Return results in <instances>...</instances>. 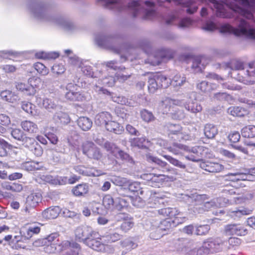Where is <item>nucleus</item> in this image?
Listing matches in <instances>:
<instances>
[{"label":"nucleus","instance_id":"nucleus-1","mask_svg":"<svg viewBox=\"0 0 255 255\" xmlns=\"http://www.w3.org/2000/svg\"><path fill=\"white\" fill-rule=\"evenodd\" d=\"M251 10L255 12V0H243V16L251 19L254 17ZM243 36L255 39V20L243 19Z\"/></svg>","mask_w":255,"mask_h":255},{"label":"nucleus","instance_id":"nucleus-2","mask_svg":"<svg viewBox=\"0 0 255 255\" xmlns=\"http://www.w3.org/2000/svg\"><path fill=\"white\" fill-rule=\"evenodd\" d=\"M231 68L239 71L237 78L238 81L247 85L254 83L252 79L255 77V63H249L245 66L242 62L234 61L231 63Z\"/></svg>","mask_w":255,"mask_h":255},{"label":"nucleus","instance_id":"nucleus-3","mask_svg":"<svg viewBox=\"0 0 255 255\" xmlns=\"http://www.w3.org/2000/svg\"><path fill=\"white\" fill-rule=\"evenodd\" d=\"M41 79L38 77H31L27 82H18L15 84L16 90L23 96L33 97L36 93V89L39 87Z\"/></svg>","mask_w":255,"mask_h":255},{"label":"nucleus","instance_id":"nucleus-4","mask_svg":"<svg viewBox=\"0 0 255 255\" xmlns=\"http://www.w3.org/2000/svg\"><path fill=\"white\" fill-rule=\"evenodd\" d=\"M168 136L174 140L188 139V135L183 131L182 128L179 125L168 124L165 127Z\"/></svg>","mask_w":255,"mask_h":255},{"label":"nucleus","instance_id":"nucleus-5","mask_svg":"<svg viewBox=\"0 0 255 255\" xmlns=\"http://www.w3.org/2000/svg\"><path fill=\"white\" fill-rule=\"evenodd\" d=\"M81 149L84 154L90 158L100 159L102 157V154L99 149L94 143L90 141H86L82 143Z\"/></svg>","mask_w":255,"mask_h":255},{"label":"nucleus","instance_id":"nucleus-6","mask_svg":"<svg viewBox=\"0 0 255 255\" xmlns=\"http://www.w3.org/2000/svg\"><path fill=\"white\" fill-rule=\"evenodd\" d=\"M4 240L8 242L9 246L14 250L26 249L28 246V243L20 234L15 235L12 238L11 235L4 237Z\"/></svg>","mask_w":255,"mask_h":255},{"label":"nucleus","instance_id":"nucleus-7","mask_svg":"<svg viewBox=\"0 0 255 255\" xmlns=\"http://www.w3.org/2000/svg\"><path fill=\"white\" fill-rule=\"evenodd\" d=\"M143 178L148 181V184L154 187H159L165 180H174L176 177L173 176H169L163 174H144Z\"/></svg>","mask_w":255,"mask_h":255},{"label":"nucleus","instance_id":"nucleus-8","mask_svg":"<svg viewBox=\"0 0 255 255\" xmlns=\"http://www.w3.org/2000/svg\"><path fill=\"white\" fill-rule=\"evenodd\" d=\"M115 219L117 221L122 222L121 228L125 232L130 230L134 226L132 218L127 214L120 213L115 216Z\"/></svg>","mask_w":255,"mask_h":255},{"label":"nucleus","instance_id":"nucleus-9","mask_svg":"<svg viewBox=\"0 0 255 255\" xmlns=\"http://www.w3.org/2000/svg\"><path fill=\"white\" fill-rule=\"evenodd\" d=\"M160 108L164 114L174 115L173 118L175 119L180 120L185 117L183 112L182 111H178L177 113H174V107L172 106L170 98H166L162 101L160 104Z\"/></svg>","mask_w":255,"mask_h":255},{"label":"nucleus","instance_id":"nucleus-10","mask_svg":"<svg viewBox=\"0 0 255 255\" xmlns=\"http://www.w3.org/2000/svg\"><path fill=\"white\" fill-rule=\"evenodd\" d=\"M147 159L149 161L153 162L155 163L156 164L160 166L161 167L163 168V171L169 172L170 173L173 174L175 176H181V174L180 173H179L177 169L170 167L169 165H168V164L166 162L163 161L157 157L151 155H147Z\"/></svg>","mask_w":255,"mask_h":255},{"label":"nucleus","instance_id":"nucleus-11","mask_svg":"<svg viewBox=\"0 0 255 255\" xmlns=\"http://www.w3.org/2000/svg\"><path fill=\"white\" fill-rule=\"evenodd\" d=\"M205 242L210 254L221 252L223 250L224 242L220 239H209Z\"/></svg>","mask_w":255,"mask_h":255},{"label":"nucleus","instance_id":"nucleus-12","mask_svg":"<svg viewBox=\"0 0 255 255\" xmlns=\"http://www.w3.org/2000/svg\"><path fill=\"white\" fill-rule=\"evenodd\" d=\"M74 170L78 173L87 176H99L102 174V171L94 167H85L79 165L74 166Z\"/></svg>","mask_w":255,"mask_h":255},{"label":"nucleus","instance_id":"nucleus-13","mask_svg":"<svg viewBox=\"0 0 255 255\" xmlns=\"http://www.w3.org/2000/svg\"><path fill=\"white\" fill-rule=\"evenodd\" d=\"M85 243L90 248L98 252H106L109 249V245L101 243L99 239H93L90 237L87 239Z\"/></svg>","mask_w":255,"mask_h":255},{"label":"nucleus","instance_id":"nucleus-14","mask_svg":"<svg viewBox=\"0 0 255 255\" xmlns=\"http://www.w3.org/2000/svg\"><path fill=\"white\" fill-rule=\"evenodd\" d=\"M61 209L58 206H51L41 212L42 218L45 220H53L57 218L61 213Z\"/></svg>","mask_w":255,"mask_h":255},{"label":"nucleus","instance_id":"nucleus-15","mask_svg":"<svg viewBox=\"0 0 255 255\" xmlns=\"http://www.w3.org/2000/svg\"><path fill=\"white\" fill-rule=\"evenodd\" d=\"M225 231L227 235L244 236L247 234V230L238 224H229L226 226Z\"/></svg>","mask_w":255,"mask_h":255},{"label":"nucleus","instance_id":"nucleus-16","mask_svg":"<svg viewBox=\"0 0 255 255\" xmlns=\"http://www.w3.org/2000/svg\"><path fill=\"white\" fill-rule=\"evenodd\" d=\"M191 68L195 72H201L208 63L209 60L205 56H197L191 59Z\"/></svg>","mask_w":255,"mask_h":255},{"label":"nucleus","instance_id":"nucleus-17","mask_svg":"<svg viewBox=\"0 0 255 255\" xmlns=\"http://www.w3.org/2000/svg\"><path fill=\"white\" fill-rule=\"evenodd\" d=\"M113 155L116 158L127 162L129 165L132 166L134 164V161L131 156L116 146L113 147Z\"/></svg>","mask_w":255,"mask_h":255},{"label":"nucleus","instance_id":"nucleus-18","mask_svg":"<svg viewBox=\"0 0 255 255\" xmlns=\"http://www.w3.org/2000/svg\"><path fill=\"white\" fill-rule=\"evenodd\" d=\"M200 167L209 172H219L224 168V166L221 164L209 161L201 162Z\"/></svg>","mask_w":255,"mask_h":255},{"label":"nucleus","instance_id":"nucleus-19","mask_svg":"<svg viewBox=\"0 0 255 255\" xmlns=\"http://www.w3.org/2000/svg\"><path fill=\"white\" fill-rule=\"evenodd\" d=\"M94 232L90 231L89 229L86 227H79L75 231V238L79 241H84L86 242L87 239L92 237Z\"/></svg>","mask_w":255,"mask_h":255},{"label":"nucleus","instance_id":"nucleus-20","mask_svg":"<svg viewBox=\"0 0 255 255\" xmlns=\"http://www.w3.org/2000/svg\"><path fill=\"white\" fill-rule=\"evenodd\" d=\"M206 195H197L195 198V203L193 208H191L190 210L193 211L195 214L202 213L205 212V209L203 205V202L206 199Z\"/></svg>","mask_w":255,"mask_h":255},{"label":"nucleus","instance_id":"nucleus-21","mask_svg":"<svg viewBox=\"0 0 255 255\" xmlns=\"http://www.w3.org/2000/svg\"><path fill=\"white\" fill-rule=\"evenodd\" d=\"M89 187L87 183H82L74 186L71 193L76 197H83L89 193Z\"/></svg>","mask_w":255,"mask_h":255},{"label":"nucleus","instance_id":"nucleus-22","mask_svg":"<svg viewBox=\"0 0 255 255\" xmlns=\"http://www.w3.org/2000/svg\"><path fill=\"white\" fill-rule=\"evenodd\" d=\"M226 204L225 199L223 198H214L210 201L203 202L205 211H207L212 208H220Z\"/></svg>","mask_w":255,"mask_h":255},{"label":"nucleus","instance_id":"nucleus-23","mask_svg":"<svg viewBox=\"0 0 255 255\" xmlns=\"http://www.w3.org/2000/svg\"><path fill=\"white\" fill-rule=\"evenodd\" d=\"M112 119L111 114L108 112H102L97 115L95 120V123L99 126H104L106 129L109 130L107 126L108 123L110 122Z\"/></svg>","mask_w":255,"mask_h":255},{"label":"nucleus","instance_id":"nucleus-24","mask_svg":"<svg viewBox=\"0 0 255 255\" xmlns=\"http://www.w3.org/2000/svg\"><path fill=\"white\" fill-rule=\"evenodd\" d=\"M42 199V196L41 193L39 192L32 193L27 197L26 203L29 207L34 208L41 202Z\"/></svg>","mask_w":255,"mask_h":255},{"label":"nucleus","instance_id":"nucleus-25","mask_svg":"<svg viewBox=\"0 0 255 255\" xmlns=\"http://www.w3.org/2000/svg\"><path fill=\"white\" fill-rule=\"evenodd\" d=\"M111 36L109 35L100 34L95 38L96 44L100 47L104 48H109L111 42Z\"/></svg>","mask_w":255,"mask_h":255},{"label":"nucleus","instance_id":"nucleus-26","mask_svg":"<svg viewBox=\"0 0 255 255\" xmlns=\"http://www.w3.org/2000/svg\"><path fill=\"white\" fill-rule=\"evenodd\" d=\"M20 125L24 131L30 134H35L38 130L37 125L35 123L30 121L25 120L22 121Z\"/></svg>","mask_w":255,"mask_h":255},{"label":"nucleus","instance_id":"nucleus-27","mask_svg":"<svg viewBox=\"0 0 255 255\" xmlns=\"http://www.w3.org/2000/svg\"><path fill=\"white\" fill-rule=\"evenodd\" d=\"M186 82V78L184 74L176 73L171 80V85L175 88H179Z\"/></svg>","mask_w":255,"mask_h":255},{"label":"nucleus","instance_id":"nucleus-28","mask_svg":"<svg viewBox=\"0 0 255 255\" xmlns=\"http://www.w3.org/2000/svg\"><path fill=\"white\" fill-rule=\"evenodd\" d=\"M185 108L192 113H197L202 110L201 105L196 101L189 100L186 103H184Z\"/></svg>","mask_w":255,"mask_h":255},{"label":"nucleus","instance_id":"nucleus-29","mask_svg":"<svg viewBox=\"0 0 255 255\" xmlns=\"http://www.w3.org/2000/svg\"><path fill=\"white\" fill-rule=\"evenodd\" d=\"M77 124L83 130L87 131L91 128L93 123L90 119L85 117H81L77 120Z\"/></svg>","mask_w":255,"mask_h":255},{"label":"nucleus","instance_id":"nucleus-30","mask_svg":"<svg viewBox=\"0 0 255 255\" xmlns=\"http://www.w3.org/2000/svg\"><path fill=\"white\" fill-rule=\"evenodd\" d=\"M166 149L175 155L181 154L183 151L187 150L185 145L177 143H174L172 145L167 147Z\"/></svg>","mask_w":255,"mask_h":255},{"label":"nucleus","instance_id":"nucleus-31","mask_svg":"<svg viewBox=\"0 0 255 255\" xmlns=\"http://www.w3.org/2000/svg\"><path fill=\"white\" fill-rule=\"evenodd\" d=\"M204 132L207 138H213L218 133V129L215 126L208 124L204 127Z\"/></svg>","mask_w":255,"mask_h":255},{"label":"nucleus","instance_id":"nucleus-32","mask_svg":"<svg viewBox=\"0 0 255 255\" xmlns=\"http://www.w3.org/2000/svg\"><path fill=\"white\" fill-rule=\"evenodd\" d=\"M21 108L26 113L32 116H35L37 114L36 106L30 102L26 101L22 102Z\"/></svg>","mask_w":255,"mask_h":255},{"label":"nucleus","instance_id":"nucleus-33","mask_svg":"<svg viewBox=\"0 0 255 255\" xmlns=\"http://www.w3.org/2000/svg\"><path fill=\"white\" fill-rule=\"evenodd\" d=\"M156 74L152 75L148 78V88L149 92L154 93L159 88H160L157 81Z\"/></svg>","mask_w":255,"mask_h":255},{"label":"nucleus","instance_id":"nucleus-34","mask_svg":"<svg viewBox=\"0 0 255 255\" xmlns=\"http://www.w3.org/2000/svg\"><path fill=\"white\" fill-rule=\"evenodd\" d=\"M10 119L8 116L3 114H0V132L4 133L6 131V128L10 125Z\"/></svg>","mask_w":255,"mask_h":255},{"label":"nucleus","instance_id":"nucleus-35","mask_svg":"<svg viewBox=\"0 0 255 255\" xmlns=\"http://www.w3.org/2000/svg\"><path fill=\"white\" fill-rule=\"evenodd\" d=\"M121 245L123 248H125L128 250L134 249L138 246L135 240L132 237L125 239L121 242Z\"/></svg>","mask_w":255,"mask_h":255},{"label":"nucleus","instance_id":"nucleus-36","mask_svg":"<svg viewBox=\"0 0 255 255\" xmlns=\"http://www.w3.org/2000/svg\"><path fill=\"white\" fill-rule=\"evenodd\" d=\"M242 135L245 137L252 138L255 137V126L249 125L242 128Z\"/></svg>","mask_w":255,"mask_h":255},{"label":"nucleus","instance_id":"nucleus-37","mask_svg":"<svg viewBox=\"0 0 255 255\" xmlns=\"http://www.w3.org/2000/svg\"><path fill=\"white\" fill-rule=\"evenodd\" d=\"M33 68L41 76H46L49 72L48 68L41 62L35 63Z\"/></svg>","mask_w":255,"mask_h":255},{"label":"nucleus","instance_id":"nucleus-38","mask_svg":"<svg viewBox=\"0 0 255 255\" xmlns=\"http://www.w3.org/2000/svg\"><path fill=\"white\" fill-rule=\"evenodd\" d=\"M163 157L167 160L171 164L180 169H185L186 165L181 161L168 155H163Z\"/></svg>","mask_w":255,"mask_h":255},{"label":"nucleus","instance_id":"nucleus-39","mask_svg":"<svg viewBox=\"0 0 255 255\" xmlns=\"http://www.w3.org/2000/svg\"><path fill=\"white\" fill-rule=\"evenodd\" d=\"M65 97L67 100L71 101H82L83 98V96L79 92L72 91L67 92L65 95Z\"/></svg>","mask_w":255,"mask_h":255},{"label":"nucleus","instance_id":"nucleus-40","mask_svg":"<svg viewBox=\"0 0 255 255\" xmlns=\"http://www.w3.org/2000/svg\"><path fill=\"white\" fill-rule=\"evenodd\" d=\"M170 214L168 216V218L175 217V220L174 222H176L177 223H181L185 220L186 218L182 216V214L178 212L176 208H170V211H169Z\"/></svg>","mask_w":255,"mask_h":255},{"label":"nucleus","instance_id":"nucleus-41","mask_svg":"<svg viewBox=\"0 0 255 255\" xmlns=\"http://www.w3.org/2000/svg\"><path fill=\"white\" fill-rule=\"evenodd\" d=\"M170 214L168 216V218L175 217V220L174 222H176L177 223H181L185 220L186 218L182 216V214L178 212L176 208H170V211H169Z\"/></svg>","mask_w":255,"mask_h":255},{"label":"nucleus","instance_id":"nucleus-42","mask_svg":"<svg viewBox=\"0 0 255 255\" xmlns=\"http://www.w3.org/2000/svg\"><path fill=\"white\" fill-rule=\"evenodd\" d=\"M21 141L22 142V144L29 149H32L36 143L34 138L27 136L26 134L23 137V139L21 140Z\"/></svg>","mask_w":255,"mask_h":255},{"label":"nucleus","instance_id":"nucleus-43","mask_svg":"<svg viewBox=\"0 0 255 255\" xmlns=\"http://www.w3.org/2000/svg\"><path fill=\"white\" fill-rule=\"evenodd\" d=\"M157 81L160 88H166L171 85V80H168L164 75L156 74Z\"/></svg>","mask_w":255,"mask_h":255},{"label":"nucleus","instance_id":"nucleus-44","mask_svg":"<svg viewBox=\"0 0 255 255\" xmlns=\"http://www.w3.org/2000/svg\"><path fill=\"white\" fill-rule=\"evenodd\" d=\"M30 225V223H27L23 226L20 230V234L28 242L32 237L31 233L28 228V226Z\"/></svg>","mask_w":255,"mask_h":255},{"label":"nucleus","instance_id":"nucleus-45","mask_svg":"<svg viewBox=\"0 0 255 255\" xmlns=\"http://www.w3.org/2000/svg\"><path fill=\"white\" fill-rule=\"evenodd\" d=\"M10 145L4 140L0 139V156H6L7 150L10 149Z\"/></svg>","mask_w":255,"mask_h":255},{"label":"nucleus","instance_id":"nucleus-46","mask_svg":"<svg viewBox=\"0 0 255 255\" xmlns=\"http://www.w3.org/2000/svg\"><path fill=\"white\" fill-rule=\"evenodd\" d=\"M197 88L204 93L209 92L212 90V85L209 84L206 81L200 82L197 85Z\"/></svg>","mask_w":255,"mask_h":255},{"label":"nucleus","instance_id":"nucleus-47","mask_svg":"<svg viewBox=\"0 0 255 255\" xmlns=\"http://www.w3.org/2000/svg\"><path fill=\"white\" fill-rule=\"evenodd\" d=\"M194 253H196V255H208L210 253L207 247V246L204 241L201 247L197 250H194Z\"/></svg>","mask_w":255,"mask_h":255},{"label":"nucleus","instance_id":"nucleus-48","mask_svg":"<svg viewBox=\"0 0 255 255\" xmlns=\"http://www.w3.org/2000/svg\"><path fill=\"white\" fill-rule=\"evenodd\" d=\"M147 142L145 137H136L132 140L131 144L135 146L142 147L146 146L145 143Z\"/></svg>","mask_w":255,"mask_h":255},{"label":"nucleus","instance_id":"nucleus-49","mask_svg":"<svg viewBox=\"0 0 255 255\" xmlns=\"http://www.w3.org/2000/svg\"><path fill=\"white\" fill-rule=\"evenodd\" d=\"M171 224L169 221L165 220L162 221L160 225L156 229V232L160 233H162V231H165L171 228Z\"/></svg>","mask_w":255,"mask_h":255},{"label":"nucleus","instance_id":"nucleus-50","mask_svg":"<svg viewBox=\"0 0 255 255\" xmlns=\"http://www.w3.org/2000/svg\"><path fill=\"white\" fill-rule=\"evenodd\" d=\"M51 71L53 74L61 75L64 73L65 68L62 64H55L52 67Z\"/></svg>","mask_w":255,"mask_h":255},{"label":"nucleus","instance_id":"nucleus-51","mask_svg":"<svg viewBox=\"0 0 255 255\" xmlns=\"http://www.w3.org/2000/svg\"><path fill=\"white\" fill-rule=\"evenodd\" d=\"M210 229V226L208 225H200L196 227L195 234L197 235H204L207 234Z\"/></svg>","mask_w":255,"mask_h":255},{"label":"nucleus","instance_id":"nucleus-52","mask_svg":"<svg viewBox=\"0 0 255 255\" xmlns=\"http://www.w3.org/2000/svg\"><path fill=\"white\" fill-rule=\"evenodd\" d=\"M113 183L116 185L125 187L128 183V180L126 178L120 176H114L113 177Z\"/></svg>","mask_w":255,"mask_h":255},{"label":"nucleus","instance_id":"nucleus-53","mask_svg":"<svg viewBox=\"0 0 255 255\" xmlns=\"http://www.w3.org/2000/svg\"><path fill=\"white\" fill-rule=\"evenodd\" d=\"M126 189H128L129 191L131 192H136L140 189V185L138 182H132L128 181V183L127 184V186L125 187Z\"/></svg>","mask_w":255,"mask_h":255},{"label":"nucleus","instance_id":"nucleus-54","mask_svg":"<svg viewBox=\"0 0 255 255\" xmlns=\"http://www.w3.org/2000/svg\"><path fill=\"white\" fill-rule=\"evenodd\" d=\"M140 115L142 119L146 122H151L154 119V116L152 114L146 110L141 111Z\"/></svg>","mask_w":255,"mask_h":255},{"label":"nucleus","instance_id":"nucleus-55","mask_svg":"<svg viewBox=\"0 0 255 255\" xmlns=\"http://www.w3.org/2000/svg\"><path fill=\"white\" fill-rule=\"evenodd\" d=\"M11 135L12 137L19 141L23 139V137L25 134L21 129L19 128H14L11 131Z\"/></svg>","mask_w":255,"mask_h":255},{"label":"nucleus","instance_id":"nucleus-56","mask_svg":"<svg viewBox=\"0 0 255 255\" xmlns=\"http://www.w3.org/2000/svg\"><path fill=\"white\" fill-rule=\"evenodd\" d=\"M1 96L5 101L10 103H13L15 100L14 94L9 91H2L1 93Z\"/></svg>","mask_w":255,"mask_h":255},{"label":"nucleus","instance_id":"nucleus-57","mask_svg":"<svg viewBox=\"0 0 255 255\" xmlns=\"http://www.w3.org/2000/svg\"><path fill=\"white\" fill-rule=\"evenodd\" d=\"M36 165H37V163L30 161L25 162L22 164V168L26 170L33 171L38 169V168L36 167Z\"/></svg>","mask_w":255,"mask_h":255},{"label":"nucleus","instance_id":"nucleus-58","mask_svg":"<svg viewBox=\"0 0 255 255\" xmlns=\"http://www.w3.org/2000/svg\"><path fill=\"white\" fill-rule=\"evenodd\" d=\"M43 105L47 109H53L56 107V104L51 99L45 98L43 101Z\"/></svg>","mask_w":255,"mask_h":255},{"label":"nucleus","instance_id":"nucleus-59","mask_svg":"<svg viewBox=\"0 0 255 255\" xmlns=\"http://www.w3.org/2000/svg\"><path fill=\"white\" fill-rule=\"evenodd\" d=\"M59 236L58 233H53L48 235L46 239L51 246L54 245L58 241Z\"/></svg>","mask_w":255,"mask_h":255},{"label":"nucleus","instance_id":"nucleus-60","mask_svg":"<svg viewBox=\"0 0 255 255\" xmlns=\"http://www.w3.org/2000/svg\"><path fill=\"white\" fill-rule=\"evenodd\" d=\"M103 205L106 209H111L112 207V195L107 194L104 196Z\"/></svg>","mask_w":255,"mask_h":255},{"label":"nucleus","instance_id":"nucleus-61","mask_svg":"<svg viewBox=\"0 0 255 255\" xmlns=\"http://www.w3.org/2000/svg\"><path fill=\"white\" fill-rule=\"evenodd\" d=\"M217 28L216 24L211 21H207L202 27L203 30L208 31H212Z\"/></svg>","mask_w":255,"mask_h":255},{"label":"nucleus","instance_id":"nucleus-62","mask_svg":"<svg viewBox=\"0 0 255 255\" xmlns=\"http://www.w3.org/2000/svg\"><path fill=\"white\" fill-rule=\"evenodd\" d=\"M242 109L239 107H234L228 109V112L230 113L233 116L241 117L243 115L242 113Z\"/></svg>","mask_w":255,"mask_h":255},{"label":"nucleus","instance_id":"nucleus-63","mask_svg":"<svg viewBox=\"0 0 255 255\" xmlns=\"http://www.w3.org/2000/svg\"><path fill=\"white\" fill-rule=\"evenodd\" d=\"M36 156H40L43 154V149L41 146L37 142L32 149H29Z\"/></svg>","mask_w":255,"mask_h":255},{"label":"nucleus","instance_id":"nucleus-64","mask_svg":"<svg viewBox=\"0 0 255 255\" xmlns=\"http://www.w3.org/2000/svg\"><path fill=\"white\" fill-rule=\"evenodd\" d=\"M192 20L189 18H184L180 20L178 26L180 28H184L188 27L192 24Z\"/></svg>","mask_w":255,"mask_h":255}]
</instances>
